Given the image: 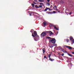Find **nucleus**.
<instances>
[{
    "label": "nucleus",
    "mask_w": 74,
    "mask_h": 74,
    "mask_svg": "<svg viewBox=\"0 0 74 74\" xmlns=\"http://www.w3.org/2000/svg\"><path fill=\"white\" fill-rule=\"evenodd\" d=\"M49 42H51L52 44H55L56 42V40L55 39L53 38L52 40H50Z\"/></svg>",
    "instance_id": "nucleus-1"
},
{
    "label": "nucleus",
    "mask_w": 74,
    "mask_h": 74,
    "mask_svg": "<svg viewBox=\"0 0 74 74\" xmlns=\"http://www.w3.org/2000/svg\"><path fill=\"white\" fill-rule=\"evenodd\" d=\"M46 35H47V34L44 32H42L40 34L41 37H44L46 36Z\"/></svg>",
    "instance_id": "nucleus-2"
},
{
    "label": "nucleus",
    "mask_w": 74,
    "mask_h": 74,
    "mask_svg": "<svg viewBox=\"0 0 74 74\" xmlns=\"http://www.w3.org/2000/svg\"><path fill=\"white\" fill-rule=\"evenodd\" d=\"M34 34L33 35V33H32V36H33V37H35V36H36V37H37V32H36V31H34Z\"/></svg>",
    "instance_id": "nucleus-3"
},
{
    "label": "nucleus",
    "mask_w": 74,
    "mask_h": 74,
    "mask_svg": "<svg viewBox=\"0 0 74 74\" xmlns=\"http://www.w3.org/2000/svg\"><path fill=\"white\" fill-rule=\"evenodd\" d=\"M49 33L50 34H51L52 35H53V33H52V32L51 31H46L45 32L46 34H47V33Z\"/></svg>",
    "instance_id": "nucleus-4"
},
{
    "label": "nucleus",
    "mask_w": 74,
    "mask_h": 74,
    "mask_svg": "<svg viewBox=\"0 0 74 74\" xmlns=\"http://www.w3.org/2000/svg\"><path fill=\"white\" fill-rule=\"evenodd\" d=\"M65 47H66L67 48H68L69 49H74V48H72L70 46H67L65 45Z\"/></svg>",
    "instance_id": "nucleus-5"
},
{
    "label": "nucleus",
    "mask_w": 74,
    "mask_h": 74,
    "mask_svg": "<svg viewBox=\"0 0 74 74\" xmlns=\"http://www.w3.org/2000/svg\"><path fill=\"white\" fill-rule=\"evenodd\" d=\"M67 55H69V56H71V57H73V56L72 55L69 53H67Z\"/></svg>",
    "instance_id": "nucleus-6"
},
{
    "label": "nucleus",
    "mask_w": 74,
    "mask_h": 74,
    "mask_svg": "<svg viewBox=\"0 0 74 74\" xmlns=\"http://www.w3.org/2000/svg\"><path fill=\"white\" fill-rule=\"evenodd\" d=\"M43 52V54L45 53V48H44L43 49H42Z\"/></svg>",
    "instance_id": "nucleus-7"
},
{
    "label": "nucleus",
    "mask_w": 74,
    "mask_h": 74,
    "mask_svg": "<svg viewBox=\"0 0 74 74\" xmlns=\"http://www.w3.org/2000/svg\"><path fill=\"white\" fill-rule=\"evenodd\" d=\"M47 13L48 14H52V12H47Z\"/></svg>",
    "instance_id": "nucleus-8"
},
{
    "label": "nucleus",
    "mask_w": 74,
    "mask_h": 74,
    "mask_svg": "<svg viewBox=\"0 0 74 74\" xmlns=\"http://www.w3.org/2000/svg\"><path fill=\"white\" fill-rule=\"evenodd\" d=\"M49 59L50 60V61H51V62H52L53 61V60H54V59H53L51 58H49Z\"/></svg>",
    "instance_id": "nucleus-9"
},
{
    "label": "nucleus",
    "mask_w": 74,
    "mask_h": 74,
    "mask_svg": "<svg viewBox=\"0 0 74 74\" xmlns=\"http://www.w3.org/2000/svg\"><path fill=\"white\" fill-rule=\"evenodd\" d=\"M42 5H39L38 7V8H42Z\"/></svg>",
    "instance_id": "nucleus-10"
},
{
    "label": "nucleus",
    "mask_w": 74,
    "mask_h": 74,
    "mask_svg": "<svg viewBox=\"0 0 74 74\" xmlns=\"http://www.w3.org/2000/svg\"><path fill=\"white\" fill-rule=\"evenodd\" d=\"M70 41H71L72 40H73V37H71L70 38Z\"/></svg>",
    "instance_id": "nucleus-11"
},
{
    "label": "nucleus",
    "mask_w": 74,
    "mask_h": 74,
    "mask_svg": "<svg viewBox=\"0 0 74 74\" xmlns=\"http://www.w3.org/2000/svg\"><path fill=\"white\" fill-rule=\"evenodd\" d=\"M54 29H56V30H59V29H58L57 28V27H56V26H55V27H54Z\"/></svg>",
    "instance_id": "nucleus-12"
},
{
    "label": "nucleus",
    "mask_w": 74,
    "mask_h": 74,
    "mask_svg": "<svg viewBox=\"0 0 74 74\" xmlns=\"http://www.w3.org/2000/svg\"><path fill=\"white\" fill-rule=\"evenodd\" d=\"M39 2H44V0H39Z\"/></svg>",
    "instance_id": "nucleus-13"
},
{
    "label": "nucleus",
    "mask_w": 74,
    "mask_h": 74,
    "mask_svg": "<svg viewBox=\"0 0 74 74\" xmlns=\"http://www.w3.org/2000/svg\"><path fill=\"white\" fill-rule=\"evenodd\" d=\"M35 8H38V6H37V5H35Z\"/></svg>",
    "instance_id": "nucleus-14"
},
{
    "label": "nucleus",
    "mask_w": 74,
    "mask_h": 74,
    "mask_svg": "<svg viewBox=\"0 0 74 74\" xmlns=\"http://www.w3.org/2000/svg\"><path fill=\"white\" fill-rule=\"evenodd\" d=\"M71 42L72 43V44H74V40H71Z\"/></svg>",
    "instance_id": "nucleus-15"
},
{
    "label": "nucleus",
    "mask_w": 74,
    "mask_h": 74,
    "mask_svg": "<svg viewBox=\"0 0 74 74\" xmlns=\"http://www.w3.org/2000/svg\"><path fill=\"white\" fill-rule=\"evenodd\" d=\"M58 48H60L59 49H62V47L61 46H59L58 47Z\"/></svg>",
    "instance_id": "nucleus-16"
},
{
    "label": "nucleus",
    "mask_w": 74,
    "mask_h": 74,
    "mask_svg": "<svg viewBox=\"0 0 74 74\" xmlns=\"http://www.w3.org/2000/svg\"><path fill=\"white\" fill-rule=\"evenodd\" d=\"M51 54H50L49 55V58H51Z\"/></svg>",
    "instance_id": "nucleus-17"
},
{
    "label": "nucleus",
    "mask_w": 74,
    "mask_h": 74,
    "mask_svg": "<svg viewBox=\"0 0 74 74\" xmlns=\"http://www.w3.org/2000/svg\"><path fill=\"white\" fill-rule=\"evenodd\" d=\"M56 8H57V7H56V5H55L53 7V9H55Z\"/></svg>",
    "instance_id": "nucleus-18"
},
{
    "label": "nucleus",
    "mask_w": 74,
    "mask_h": 74,
    "mask_svg": "<svg viewBox=\"0 0 74 74\" xmlns=\"http://www.w3.org/2000/svg\"><path fill=\"white\" fill-rule=\"evenodd\" d=\"M32 7H34V4H33V3H32Z\"/></svg>",
    "instance_id": "nucleus-19"
},
{
    "label": "nucleus",
    "mask_w": 74,
    "mask_h": 74,
    "mask_svg": "<svg viewBox=\"0 0 74 74\" xmlns=\"http://www.w3.org/2000/svg\"><path fill=\"white\" fill-rule=\"evenodd\" d=\"M43 25H47V23L45 22H43Z\"/></svg>",
    "instance_id": "nucleus-20"
},
{
    "label": "nucleus",
    "mask_w": 74,
    "mask_h": 74,
    "mask_svg": "<svg viewBox=\"0 0 74 74\" xmlns=\"http://www.w3.org/2000/svg\"><path fill=\"white\" fill-rule=\"evenodd\" d=\"M55 13H56V12L55 11H53V14H55Z\"/></svg>",
    "instance_id": "nucleus-21"
},
{
    "label": "nucleus",
    "mask_w": 74,
    "mask_h": 74,
    "mask_svg": "<svg viewBox=\"0 0 74 74\" xmlns=\"http://www.w3.org/2000/svg\"><path fill=\"white\" fill-rule=\"evenodd\" d=\"M33 31H34V30H33V29H31L30 31V32L31 33H32V32H33Z\"/></svg>",
    "instance_id": "nucleus-22"
},
{
    "label": "nucleus",
    "mask_w": 74,
    "mask_h": 74,
    "mask_svg": "<svg viewBox=\"0 0 74 74\" xmlns=\"http://www.w3.org/2000/svg\"><path fill=\"white\" fill-rule=\"evenodd\" d=\"M49 27H52V25L51 24H50L49 25Z\"/></svg>",
    "instance_id": "nucleus-23"
},
{
    "label": "nucleus",
    "mask_w": 74,
    "mask_h": 74,
    "mask_svg": "<svg viewBox=\"0 0 74 74\" xmlns=\"http://www.w3.org/2000/svg\"><path fill=\"white\" fill-rule=\"evenodd\" d=\"M44 58L46 59H47V57H46V56H44Z\"/></svg>",
    "instance_id": "nucleus-24"
},
{
    "label": "nucleus",
    "mask_w": 74,
    "mask_h": 74,
    "mask_svg": "<svg viewBox=\"0 0 74 74\" xmlns=\"http://www.w3.org/2000/svg\"><path fill=\"white\" fill-rule=\"evenodd\" d=\"M47 38H48V39H51V38L50 37H47Z\"/></svg>",
    "instance_id": "nucleus-25"
},
{
    "label": "nucleus",
    "mask_w": 74,
    "mask_h": 74,
    "mask_svg": "<svg viewBox=\"0 0 74 74\" xmlns=\"http://www.w3.org/2000/svg\"><path fill=\"white\" fill-rule=\"evenodd\" d=\"M61 3H64V2L63 1H61Z\"/></svg>",
    "instance_id": "nucleus-26"
},
{
    "label": "nucleus",
    "mask_w": 74,
    "mask_h": 74,
    "mask_svg": "<svg viewBox=\"0 0 74 74\" xmlns=\"http://www.w3.org/2000/svg\"><path fill=\"white\" fill-rule=\"evenodd\" d=\"M66 41H67V42H69V39H66Z\"/></svg>",
    "instance_id": "nucleus-27"
},
{
    "label": "nucleus",
    "mask_w": 74,
    "mask_h": 74,
    "mask_svg": "<svg viewBox=\"0 0 74 74\" xmlns=\"http://www.w3.org/2000/svg\"><path fill=\"white\" fill-rule=\"evenodd\" d=\"M62 51L63 52H64V51H65V50H64L62 49Z\"/></svg>",
    "instance_id": "nucleus-28"
},
{
    "label": "nucleus",
    "mask_w": 74,
    "mask_h": 74,
    "mask_svg": "<svg viewBox=\"0 0 74 74\" xmlns=\"http://www.w3.org/2000/svg\"><path fill=\"white\" fill-rule=\"evenodd\" d=\"M73 13L72 12H71L69 14V15H71V14H72Z\"/></svg>",
    "instance_id": "nucleus-29"
},
{
    "label": "nucleus",
    "mask_w": 74,
    "mask_h": 74,
    "mask_svg": "<svg viewBox=\"0 0 74 74\" xmlns=\"http://www.w3.org/2000/svg\"><path fill=\"white\" fill-rule=\"evenodd\" d=\"M47 11V9H45L44 10V11Z\"/></svg>",
    "instance_id": "nucleus-30"
},
{
    "label": "nucleus",
    "mask_w": 74,
    "mask_h": 74,
    "mask_svg": "<svg viewBox=\"0 0 74 74\" xmlns=\"http://www.w3.org/2000/svg\"><path fill=\"white\" fill-rule=\"evenodd\" d=\"M40 5H42V4L43 5V3H40Z\"/></svg>",
    "instance_id": "nucleus-31"
},
{
    "label": "nucleus",
    "mask_w": 74,
    "mask_h": 74,
    "mask_svg": "<svg viewBox=\"0 0 74 74\" xmlns=\"http://www.w3.org/2000/svg\"><path fill=\"white\" fill-rule=\"evenodd\" d=\"M47 4H48V5L49 6V5H50V3H47Z\"/></svg>",
    "instance_id": "nucleus-32"
},
{
    "label": "nucleus",
    "mask_w": 74,
    "mask_h": 74,
    "mask_svg": "<svg viewBox=\"0 0 74 74\" xmlns=\"http://www.w3.org/2000/svg\"><path fill=\"white\" fill-rule=\"evenodd\" d=\"M46 9H47V10H48L49 9V8H48L47 7L46 8Z\"/></svg>",
    "instance_id": "nucleus-33"
},
{
    "label": "nucleus",
    "mask_w": 74,
    "mask_h": 74,
    "mask_svg": "<svg viewBox=\"0 0 74 74\" xmlns=\"http://www.w3.org/2000/svg\"><path fill=\"white\" fill-rule=\"evenodd\" d=\"M52 5H51V6H50V8H52Z\"/></svg>",
    "instance_id": "nucleus-34"
},
{
    "label": "nucleus",
    "mask_w": 74,
    "mask_h": 74,
    "mask_svg": "<svg viewBox=\"0 0 74 74\" xmlns=\"http://www.w3.org/2000/svg\"><path fill=\"white\" fill-rule=\"evenodd\" d=\"M47 1H48V2H49V1H50V0H47Z\"/></svg>",
    "instance_id": "nucleus-35"
},
{
    "label": "nucleus",
    "mask_w": 74,
    "mask_h": 74,
    "mask_svg": "<svg viewBox=\"0 0 74 74\" xmlns=\"http://www.w3.org/2000/svg\"><path fill=\"white\" fill-rule=\"evenodd\" d=\"M30 12V11H29L28 12V13H31V12Z\"/></svg>",
    "instance_id": "nucleus-36"
},
{
    "label": "nucleus",
    "mask_w": 74,
    "mask_h": 74,
    "mask_svg": "<svg viewBox=\"0 0 74 74\" xmlns=\"http://www.w3.org/2000/svg\"><path fill=\"white\" fill-rule=\"evenodd\" d=\"M29 14L30 15V16H32V14L31 13H29Z\"/></svg>",
    "instance_id": "nucleus-37"
},
{
    "label": "nucleus",
    "mask_w": 74,
    "mask_h": 74,
    "mask_svg": "<svg viewBox=\"0 0 74 74\" xmlns=\"http://www.w3.org/2000/svg\"><path fill=\"white\" fill-rule=\"evenodd\" d=\"M64 53H62V56H64Z\"/></svg>",
    "instance_id": "nucleus-38"
},
{
    "label": "nucleus",
    "mask_w": 74,
    "mask_h": 74,
    "mask_svg": "<svg viewBox=\"0 0 74 74\" xmlns=\"http://www.w3.org/2000/svg\"><path fill=\"white\" fill-rule=\"evenodd\" d=\"M55 26L53 25H52V27H55Z\"/></svg>",
    "instance_id": "nucleus-39"
},
{
    "label": "nucleus",
    "mask_w": 74,
    "mask_h": 74,
    "mask_svg": "<svg viewBox=\"0 0 74 74\" xmlns=\"http://www.w3.org/2000/svg\"><path fill=\"white\" fill-rule=\"evenodd\" d=\"M64 52H65L66 53H67V51H64Z\"/></svg>",
    "instance_id": "nucleus-40"
},
{
    "label": "nucleus",
    "mask_w": 74,
    "mask_h": 74,
    "mask_svg": "<svg viewBox=\"0 0 74 74\" xmlns=\"http://www.w3.org/2000/svg\"><path fill=\"white\" fill-rule=\"evenodd\" d=\"M72 54H74V52H72Z\"/></svg>",
    "instance_id": "nucleus-41"
},
{
    "label": "nucleus",
    "mask_w": 74,
    "mask_h": 74,
    "mask_svg": "<svg viewBox=\"0 0 74 74\" xmlns=\"http://www.w3.org/2000/svg\"><path fill=\"white\" fill-rule=\"evenodd\" d=\"M58 12H60V10L58 11Z\"/></svg>",
    "instance_id": "nucleus-42"
},
{
    "label": "nucleus",
    "mask_w": 74,
    "mask_h": 74,
    "mask_svg": "<svg viewBox=\"0 0 74 74\" xmlns=\"http://www.w3.org/2000/svg\"><path fill=\"white\" fill-rule=\"evenodd\" d=\"M49 11H51V10L50 9H49Z\"/></svg>",
    "instance_id": "nucleus-43"
},
{
    "label": "nucleus",
    "mask_w": 74,
    "mask_h": 74,
    "mask_svg": "<svg viewBox=\"0 0 74 74\" xmlns=\"http://www.w3.org/2000/svg\"><path fill=\"white\" fill-rule=\"evenodd\" d=\"M57 11H58V10H57Z\"/></svg>",
    "instance_id": "nucleus-44"
},
{
    "label": "nucleus",
    "mask_w": 74,
    "mask_h": 74,
    "mask_svg": "<svg viewBox=\"0 0 74 74\" xmlns=\"http://www.w3.org/2000/svg\"><path fill=\"white\" fill-rule=\"evenodd\" d=\"M35 1H36V0H34Z\"/></svg>",
    "instance_id": "nucleus-45"
},
{
    "label": "nucleus",
    "mask_w": 74,
    "mask_h": 74,
    "mask_svg": "<svg viewBox=\"0 0 74 74\" xmlns=\"http://www.w3.org/2000/svg\"><path fill=\"white\" fill-rule=\"evenodd\" d=\"M54 5H55V4H54Z\"/></svg>",
    "instance_id": "nucleus-46"
},
{
    "label": "nucleus",
    "mask_w": 74,
    "mask_h": 74,
    "mask_svg": "<svg viewBox=\"0 0 74 74\" xmlns=\"http://www.w3.org/2000/svg\"><path fill=\"white\" fill-rule=\"evenodd\" d=\"M33 13H32L31 14H32Z\"/></svg>",
    "instance_id": "nucleus-47"
},
{
    "label": "nucleus",
    "mask_w": 74,
    "mask_h": 74,
    "mask_svg": "<svg viewBox=\"0 0 74 74\" xmlns=\"http://www.w3.org/2000/svg\"><path fill=\"white\" fill-rule=\"evenodd\" d=\"M51 10H52V9H51Z\"/></svg>",
    "instance_id": "nucleus-48"
},
{
    "label": "nucleus",
    "mask_w": 74,
    "mask_h": 74,
    "mask_svg": "<svg viewBox=\"0 0 74 74\" xmlns=\"http://www.w3.org/2000/svg\"><path fill=\"white\" fill-rule=\"evenodd\" d=\"M34 39H35V38H34Z\"/></svg>",
    "instance_id": "nucleus-49"
}]
</instances>
